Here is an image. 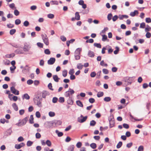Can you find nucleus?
I'll return each mask as SVG.
<instances>
[{
	"instance_id": "f257e3e1",
	"label": "nucleus",
	"mask_w": 151,
	"mask_h": 151,
	"mask_svg": "<svg viewBox=\"0 0 151 151\" xmlns=\"http://www.w3.org/2000/svg\"><path fill=\"white\" fill-rule=\"evenodd\" d=\"M31 48V46L27 42L24 43V46L23 48L24 52H29Z\"/></svg>"
},
{
	"instance_id": "f03ea898",
	"label": "nucleus",
	"mask_w": 151,
	"mask_h": 151,
	"mask_svg": "<svg viewBox=\"0 0 151 151\" xmlns=\"http://www.w3.org/2000/svg\"><path fill=\"white\" fill-rule=\"evenodd\" d=\"M10 90L11 92L15 95H19V91L16 89L14 86L11 87L10 88Z\"/></svg>"
},
{
	"instance_id": "7ed1b4c3",
	"label": "nucleus",
	"mask_w": 151,
	"mask_h": 151,
	"mask_svg": "<svg viewBox=\"0 0 151 151\" xmlns=\"http://www.w3.org/2000/svg\"><path fill=\"white\" fill-rule=\"evenodd\" d=\"M35 104H41L42 99H40L39 96H36L33 99Z\"/></svg>"
},
{
	"instance_id": "20e7f679",
	"label": "nucleus",
	"mask_w": 151,
	"mask_h": 151,
	"mask_svg": "<svg viewBox=\"0 0 151 151\" xmlns=\"http://www.w3.org/2000/svg\"><path fill=\"white\" fill-rule=\"evenodd\" d=\"M55 61V59L54 58H51L47 61V63L48 65H53Z\"/></svg>"
},
{
	"instance_id": "39448f33",
	"label": "nucleus",
	"mask_w": 151,
	"mask_h": 151,
	"mask_svg": "<svg viewBox=\"0 0 151 151\" xmlns=\"http://www.w3.org/2000/svg\"><path fill=\"white\" fill-rule=\"evenodd\" d=\"M81 117L82 118V119H81L78 118V122L80 123H83L85 122L87 118V116L83 117V116L82 115H81Z\"/></svg>"
},
{
	"instance_id": "423d86ee",
	"label": "nucleus",
	"mask_w": 151,
	"mask_h": 151,
	"mask_svg": "<svg viewBox=\"0 0 151 151\" xmlns=\"http://www.w3.org/2000/svg\"><path fill=\"white\" fill-rule=\"evenodd\" d=\"M25 145V144L23 142H22L19 144H16L15 145V148L17 149H19L22 147H24Z\"/></svg>"
},
{
	"instance_id": "0eeeda50",
	"label": "nucleus",
	"mask_w": 151,
	"mask_h": 151,
	"mask_svg": "<svg viewBox=\"0 0 151 151\" xmlns=\"http://www.w3.org/2000/svg\"><path fill=\"white\" fill-rule=\"evenodd\" d=\"M82 51V48H77L74 52V55H80L81 52Z\"/></svg>"
},
{
	"instance_id": "6e6552de",
	"label": "nucleus",
	"mask_w": 151,
	"mask_h": 151,
	"mask_svg": "<svg viewBox=\"0 0 151 151\" xmlns=\"http://www.w3.org/2000/svg\"><path fill=\"white\" fill-rule=\"evenodd\" d=\"M49 93L48 92L46 91H43L42 93V96L44 98H45L47 95H48Z\"/></svg>"
},
{
	"instance_id": "1a4fd4ad",
	"label": "nucleus",
	"mask_w": 151,
	"mask_h": 151,
	"mask_svg": "<svg viewBox=\"0 0 151 151\" xmlns=\"http://www.w3.org/2000/svg\"><path fill=\"white\" fill-rule=\"evenodd\" d=\"M133 77H129L128 76L126 77L123 78V81L125 82H127L128 81H132L133 80L132 79Z\"/></svg>"
},
{
	"instance_id": "9d476101",
	"label": "nucleus",
	"mask_w": 151,
	"mask_h": 151,
	"mask_svg": "<svg viewBox=\"0 0 151 151\" xmlns=\"http://www.w3.org/2000/svg\"><path fill=\"white\" fill-rule=\"evenodd\" d=\"M28 117H27L23 119L21 122L22 125H25L28 121Z\"/></svg>"
},
{
	"instance_id": "9b49d317",
	"label": "nucleus",
	"mask_w": 151,
	"mask_h": 151,
	"mask_svg": "<svg viewBox=\"0 0 151 151\" xmlns=\"http://www.w3.org/2000/svg\"><path fill=\"white\" fill-rule=\"evenodd\" d=\"M129 16L127 15H119V18L120 20H122L124 18L127 19Z\"/></svg>"
},
{
	"instance_id": "f8f14e48",
	"label": "nucleus",
	"mask_w": 151,
	"mask_h": 151,
	"mask_svg": "<svg viewBox=\"0 0 151 151\" xmlns=\"http://www.w3.org/2000/svg\"><path fill=\"white\" fill-rule=\"evenodd\" d=\"M88 55L90 57L93 58L95 54L93 52L91 51V50H89Z\"/></svg>"
},
{
	"instance_id": "ddd939ff",
	"label": "nucleus",
	"mask_w": 151,
	"mask_h": 151,
	"mask_svg": "<svg viewBox=\"0 0 151 151\" xmlns=\"http://www.w3.org/2000/svg\"><path fill=\"white\" fill-rule=\"evenodd\" d=\"M52 77L53 79L56 82H58L60 79V78L58 77V76L57 75H54Z\"/></svg>"
},
{
	"instance_id": "4468645a",
	"label": "nucleus",
	"mask_w": 151,
	"mask_h": 151,
	"mask_svg": "<svg viewBox=\"0 0 151 151\" xmlns=\"http://www.w3.org/2000/svg\"><path fill=\"white\" fill-rule=\"evenodd\" d=\"M138 11L137 10H135L133 12H130V15L132 17H134L135 16L136 14H138Z\"/></svg>"
},
{
	"instance_id": "2eb2a0df",
	"label": "nucleus",
	"mask_w": 151,
	"mask_h": 151,
	"mask_svg": "<svg viewBox=\"0 0 151 151\" xmlns=\"http://www.w3.org/2000/svg\"><path fill=\"white\" fill-rule=\"evenodd\" d=\"M75 18L77 20H79L80 19V16L78 12H76L75 13Z\"/></svg>"
},
{
	"instance_id": "dca6fc26",
	"label": "nucleus",
	"mask_w": 151,
	"mask_h": 151,
	"mask_svg": "<svg viewBox=\"0 0 151 151\" xmlns=\"http://www.w3.org/2000/svg\"><path fill=\"white\" fill-rule=\"evenodd\" d=\"M15 55L14 53H12L9 54H6L5 55V57L7 58H11L14 57Z\"/></svg>"
},
{
	"instance_id": "f3484780",
	"label": "nucleus",
	"mask_w": 151,
	"mask_h": 151,
	"mask_svg": "<svg viewBox=\"0 0 151 151\" xmlns=\"http://www.w3.org/2000/svg\"><path fill=\"white\" fill-rule=\"evenodd\" d=\"M67 104H73V101L72 97L69 96L67 101Z\"/></svg>"
},
{
	"instance_id": "a211bd4d",
	"label": "nucleus",
	"mask_w": 151,
	"mask_h": 151,
	"mask_svg": "<svg viewBox=\"0 0 151 151\" xmlns=\"http://www.w3.org/2000/svg\"><path fill=\"white\" fill-rule=\"evenodd\" d=\"M23 99H26L28 100L30 99V96L27 93H25L22 96Z\"/></svg>"
},
{
	"instance_id": "6ab92c4d",
	"label": "nucleus",
	"mask_w": 151,
	"mask_h": 151,
	"mask_svg": "<svg viewBox=\"0 0 151 151\" xmlns=\"http://www.w3.org/2000/svg\"><path fill=\"white\" fill-rule=\"evenodd\" d=\"M115 122L114 121V119H112V120H109V124L110 125V128H111L113 127L114 124Z\"/></svg>"
},
{
	"instance_id": "aec40b11",
	"label": "nucleus",
	"mask_w": 151,
	"mask_h": 151,
	"mask_svg": "<svg viewBox=\"0 0 151 151\" xmlns=\"http://www.w3.org/2000/svg\"><path fill=\"white\" fill-rule=\"evenodd\" d=\"M74 148V146L73 145H70L68 148V151H73Z\"/></svg>"
},
{
	"instance_id": "412c9836",
	"label": "nucleus",
	"mask_w": 151,
	"mask_h": 151,
	"mask_svg": "<svg viewBox=\"0 0 151 151\" xmlns=\"http://www.w3.org/2000/svg\"><path fill=\"white\" fill-rule=\"evenodd\" d=\"M30 118V119H29V123L31 124H33L34 123L33 115H31Z\"/></svg>"
},
{
	"instance_id": "4be33fe9",
	"label": "nucleus",
	"mask_w": 151,
	"mask_h": 151,
	"mask_svg": "<svg viewBox=\"0 0 151 151\" xmlns=\"http://www.w3.org/2000/svg\"><path fill=\"white\" fill-rule=\"evenodd\" d=\"M115 48L116 49L114 51V54L116 55L118 54L119 51V48L118 47L116 46L115 47Z\"/></svg>"
},
{
	"instance_id": "5701e85b",
	"label": "nucleus",
	"mask_w": 151,
	"mask_h": 151,
	"mask_svg": "<svg viewBox=\"0 0 151 151\" xmlns=\"http://www.w3.org/2000/svg\"><path fill=\"white\" fill-rule=\"evenodd\" d=\"M104 100L105 101L108 102L111 101V98L110 97H106L104 98Z\"/></svg>"
},
{
	"instance_id": "b1692460",
	"label": "nucleus",
	"mask_w": 151,
	"mask_h": 151,
	"mask_svg": "<svg viewBox=\"0 0 151 151\" xmlns=\"http://www.w3.org/2000/svg\"><path fill=\"white\" fill-rule=\"evenodd\" d=\"M104 93L103 92H99L98 93L97 96L98 97L100 98L103 96Z\"/></svg>"
},
{
	"instance_id": "393cba45",
	"label": "nucleus",
	"mask_w": 151,
	"mask_h": 151,
	"mask_svg": "<svg viewBox=\"0 0 151 151\" xmlns=\"http://www.w3.org/2000/svg\"><path fill=\"white\" fill-rule=\"evenodd\" d=\"M147 27L145 28V32H149L151 30V27L148 25H147Z\"/></svg>"
},
{
	"instance_id": "a878e982",
	"label": "nucleus",
	"mask_w": 151,
	"mask_h": 151,
	"mask_svg": "<svg viewBox=\"0 0 151 151\" xmlns=\"http://www.w3.org/2000/svg\"><path fill=\"white\" fill-rule=\"evenodd\" d=\"M94 46L97 48H101V45L100 43H95L93 44Z\"/></svg>"
},
{
	"instance_id": "bb28decb",
	"label": "nucleus",
	"mask_w": 151,
	"mask_h": 151,
	"mask_svg": "<svg viewBox=\"0 0 151 151\" xmlns=\"http://www.w3.org/2000/svg\"><path fill=\"white\" fill-rule=\"evenodd\" d=\"M100 65L103 66H105L106 67L108 66V65L106 63H104V60L101 61L100 63Z\"/></svg>"
},
{
	"instance_id": "cd10ccee",
	"label": "nucleus",
	"mask_w": 151,
	"mask_h": 151,
	"mask_svg": "<svg viewBox=\"0 0 151 151\" xmlns=\"http://www.w3.org/2000/svg\"><path fill=\"white\" fill-rule=\"evenodd\" d=\"M65 101L64 98L63 97H60L59 98L58 101L60 103H62L64 102Z\"/></svg>"
},
{
	"instance_id": "c85d7f7f",
	"label": "nucleus",
	"mask_w": 151,
	"mask_h": 151,
	"mask_svg": "<svg viewBox=\"0 0 151 151\" xmlns=\"http://www.w3.org/2000/svg\"><path fill=\"white\" fill-rule=\"evenodd\" d=\"M44 43L46 45H49V42L48 41V38H45V39L43 40Z\"/></svg>"
},
{
	"instance_id": "c756f323",
	"label": "nucleus",
	"mask_w": 151,
	"mask_h": 151,
	"mask_svg": "<svg viewBox=\"0 0 151 151\" xmlns=\"http://www.w3.org/2000/svg\"><path fill=\"white\" fill-rule=\"evenodd\" d=\"M21 23V21L20 19H16L15 21V24L16 25H18L20 24Z\"/></svg>"
},
{
	"instance_id": "7c9ffc66",
	"label": "nucleus",
	"mask_w": 151,
	"mask_h": 151,
	"mask_svg": "<svg viewBox=\"0 0 151 151\" xmlns=\"http://www.w3.org/2000/svg\"><path fill=\"white\" fill-rule=\"evenodd\" d=\"M67 71L66 70H64L63 71L62 75L64 77H65L67 76Z\"/></svg>"
},
{
	"instance_id": "2f4dec72",
	"label": "nucleus",
	"mask_w": 151,
	"mask_h": 151,
	"mask_svg": "<svg viewBox=\"0 0 151 151\" xmlns=\"http://www.w3.org/2000/svg\"><path fill=\"white\" fill-rule=\"evenodd\" d=\"M55 132L57 134L58 136L59 137H61L63 135V132H59L58 131V130H56L55 131Z\"/></svg>"
},
{
	"instance_id": "473e14b6",
	"label": "nucleus",
	"mask_w": 151,
	"mask_h": 151,
	"mask_svg": "<svg viewBox=\"0 0 151 151\" xmlns=\"http://www.w3.org/2000/svg\"><path fill=\"white\" fill-rule=\"evenodd\" d=\"M16 32V29H12L10 31V34L11 35H12L14 34Z\"/></svg>"
},
{
	"instance_id": "72a5a7b5",
	"label": "nucleus",
	"mask_w": 151,
	"mask_h": 151,
	"mask_svg": "<svg viewBox=\"0 0 151 151\" xmlns=\"http://www.w3.org/2000/svg\"><path fill=\"white\" fill-rule=\"evenodd\" d=\"M102 71H103V73L104 74H107L109 73V70L108 69H105V68L103 69L102 70Z\"/></svg>"
},
{
	"instance_id": "f704fd0d",
	"label": "nucleus",
	"mask_w": 151,
	"mask_h": 151,
	"mask_svg": "<svg viewBox=\"0 0 151 151\" xmlns=\"http://www.w3.org/2000/svg\"><path fill=\"white\" fill-rule=\"evenodd\" d=\"M29 71V69L26 67L23 68L22 70V72L24 74L26 73Z\"/></svg>"
},
{
	"instance_id": "c9c22d12",
	"label": "nucleus",
	"mask_w": 151,
	"mask_h": 151,
	"mask_svg": "<svg viewBox=\"0 0 151 151\" xmlns=\"http://www.w3.org/2000/svg\"><path fill=\"white\" fill-rule=\"evenodd\" d=\"M102 40L103 41H105L107 39V36L105 35H102Z\"/></svg>"
},
{
	"instance_id": "e433bc0d",
	"label": "nucleus",
	"mask_w": 151,
	"mask_h": 151,
	"mask_svg": "<svg viewBox=\"0 0 151 151\" xmlns=\"http://www.w3.org/2000/svg\"><path fill=\"white\" fill-rule=\"evenodd\" d=\"M47 17L50 19H52L54 18V15L52 14H47Z\"/></svg>"
},
{
	"instance_id": "4c0bfd02",
	"label": "nucleus",
	"mask_w": 151,
	"mask_h": 151,
	"mask_svg": "<svg viewBox=\"0 0 151 151\" xmlns=\"http://www.w3.org/2000/svg\"><path fill=\"white\" fill-rule=\"evenodd\" d=\"M83 65L81 63H78L77 65V68L79 70L82 69Z\"/></svg>"
},
{
	"instance_id": "58836bf2",
	"label": "nucleus",
	"mask_w": 151,
	"mask_h": 151,
	"mask_svg": "<svg viewBox=\"0 0 151 151\" xmlns=\"http://www.w3.org/2000/svg\"><path fill=\"white\" fill-rule=\"evenodd\" d=\"M44 52L46 55H50L51 52L49 49H47L45 50Z\"/></svg>"
},
{
	"instance_id": "ea45409f",
	"label": "nucleus",
	"mask_w": 151,
	"mask_h": 151,
	"mask_svg": "<svg viewBox=\"0 0 151 151\" xmlns=\"http://www.w3.org/2000/svg\"><path fill=\"white\" fill-rule=\"evenodd\" d=\"M6 61L4 60L3 62L4 63V64L5 65H9L10 63V61L8 60H6Z\"/></svg>"
},
{
	"instance_id": "a19ab883",
	"label": "nucleus",
	"mask_w": 151,
	"mask_h": 151,
	"mask_svg": "<svg viewBox=\"0 0 151 151\" xmlns=\"http://www.w3.org/2000/svg\"><path fill=\"white\" fill-rule=\"evenodd\" d=\"M29 24V22L27 20L25 21L23 23L24 25L26 27L28 26Z\"/></svg>"
},
{
	"instance_id": "79ce46f5",
	"label": "nucleus",
	"mask_w": 151,
	"mask_h": 151,
	"mask_svg": "<svg viewBox=\"0 0 151 151\" xmlns=\"http://www.w3.org/2000/svg\"><path fill=\"white\" fill-rule=\"evenodd\" d=\"M47 87L49 89L52 91H53L54 90L52 88V84L51 83H50L48 84Z\"/></svg>"
},
{
	"instance_id": "37998d69",
	"label": "nucleus",
	"mask_w": 151,
	"mask_h": 151,
	"mask_svg": "<svg viewBox=\"0 0 151 151\" xmlns=\"http://www.w3.org/2000/svg\"><path fill=\"white\" fill-rule=\"evenodd\" d=\"M122 145V142L120 141L116 145V148H119L121 147Z\"/></svg>"
},
{
	"instance_id": "c03bdc74",
	"label": "nucleus",
	"mask_w": 151,
	"mask_h": 151,
	"mask_svg": "<svg viewBox=\"0 0 151 151\" xmlns=\"http://www.w3.org/2000/svg\"><path fill=\"white\" fill-rule=\"evenodd\" d=\"M90 146L92 148L94 149L96 148V143H93L91 144Z\"/></svg>"
},
{
	"instance_id": "a18cd8bd",
	"label": "nucleus",
	"mask_w": 151,
	"mask_h": 151,
	"mask_svg": "<svg viewBox=\"0 0 151 151\" xmlns=\"http://www.w3.org/2000/svg\"><path fill=\"white\" fill-rule=\"evenodd\" d=\"M37 45L40 48H42L43 47V44L42 43L38 42L37 43Z\"/></svg>"
},
{
	"instance_id": "49530a36",
	"label": "nucleus",
	"mask_w": 151,
	"mask_h": 151,
	"mask_svg": "<svg viewBox=\"0 0 151 151\" xmlns=\"http://www.w3.org/2000/svg\"><path fill=\"white\" fill-rule=\"evenodd\" d=\"M112 17V14L111 13L109 14L107 16V19L109 21L111 19Z\"/></svg>"
},
{
	"instance_id": "de8ad7c7",
	"label": "nucleus",
	"mask_w": 151,
	"mask_h": 151,
	"mask_svg": "<svg viewBox=\"0 0 151 151\" xmlns=\"http://www.w3.org/2000/svg\"><path fill=\"white\" fill-rule=\"evenodd\" d=\"M126 106L125 104H122V105H118V109H122Z\"/></svg>"
},
{
	"instance_id": "09e8293b",
	"label": "nucleus",
	"mask_w": 151,
	"mask_h": 151,
	"mask_svg": "<svg viewBox=\"0 0 151 151\" xmlns=\"http://www.w3.org/2000/svg\"><path fill=\"white\" fill-rule=\"evenodd\" d=\"M14 13L15 16H17L19 15V12L18 10L15 9L14 11Z\"/></svg>"
},
{
	"instance_id": "8fccbe9b",
	"label": "nucleus",
	"mask_w": 151,
	"mask_h": 151,
	"mask_svg": "<svg viewBox=\"0 0 151 151\" xmlns=\"http://www.w3.org/2000/svg\"><path fill=\"white\" fill-rule=\"evenodd\" d=\"M58 101V98H57L55 97H53L52 100V102L53 103H57Z\"/></svg>"
},
{
	"instance_id": "3c124183",
	"label": "nucleus",
	"mask_w": 151,
	"mask_h": 151,
	"mask_svg": "<svg viewBox=\"0 0 151 151\" xmlns=\"http://www.w3.org/2000/svg\"><path fill=\"white\" fill-rule=\"evenodd\" d=\"M7 27L8 28L11 29L14 27V25L9 23V24H7Z\"/></svg>"
},
{
	"instance_id": "603ef678",
	"label": "nucleus",
	"mask_w": 151,
	"mask_h": 151,
	"mask_svg": "<svg viewBox=\"0 0 151 151\" xmlns=\"http://www.w3.org/2000/svg\"><path fill=\"white\" fill-rule=\"evenodd\" d=\"M96 124V122L94 120H92L90 122V125L92 126H93L95 125Z\"/></svg>"
},
{
	"instance_id": "864d4df0",
	"label": "nucleus",
	"mask_w": 151,
	"mask_h": 151,
	"mask_svg": "<svg viewBox=\"0 0 151 151\" xmlns=\"http://www.w3.org/2000/svg\"><path fill=\"white\" fill-rule=\"evenodd\" d=\"M101 71L100 70L99 72H98L96 74V78H97L99 79L100 78V76L101 75Z\"/></svg>"
},
{
	"instance_id": "5fc2aeb1",
	"label": "nucleus",
	"mask_w": 151,
	"mask_h": 151,
	"mask_svg": "<svg viewBox=\"0 0 151 151\" xmlns=\"http://www.w3.org/2000/svg\"><path fill=\"white\" fill-rule=\"evenodd\" d=\"M96 75V73L95 71L92 72L90 74V76L92 78L94 77Z\"/></svg>"
},
{
	"instance_id": "6e6d98bb",
	"label": "nucleus",
	"mask_w": 151,
	"mask_h": 151,
	"mask_svg": "<svg viewBox=\"0 0 151 151\" xmlns=\"http://www.w3.org/2000/svg\"><path fill=\"white\" fill-rule=\"evenodd\" d=\"M119 17L117 15H115L112 18V20L113 22L116 21Z\"/></svg>"
},
{
	"instance_id": "4d7b16f0",
	"label": "nucleus",
	"mask_w": 151,
	"mask_h": 151,
	"mask_svg": "<svg viewBox=\"0 0 151 151\" xmlns=\"http://www.w3.org/2000/svg\"><path fill=\"white\" fill-rule=\"evenodd\" d=\"M147 33L146 34L145 36L147 38H149L151 36V34L150 32H146Z\"/></svg>"
},
{
	"instance_id": "13d9d810",
	"label": "nucleus",
	"mask_w": 151,
	"mask_h": 151,
	"mask_svg": "<svg viewBox=\"0 0 151 151\" xmlns=\"http://www.w3.org/2000/svg\"><path fill=\"white\" fill-rule=\"evenodd\" d=\"M46 144L48 146L50 147L51 145V143L50 141L49 140H47L46 142Z\"/></svg>"
},
{
	"instance_id": "bf43d9fd",
	"label": "nucleus",
	"mask_w": 151,
	"mask_h": 151,
	"mask_svg": "<svg viewBox=\"0 0 151 151\" xmlns=\"http://www.w3.org/2000/svg\"><path fill=\"white\" fill-rule=\"evenodd\" d=\"M49 115L50 117H53L55 115V113L52 111H50L49 113Z\"/></svg>"
},
{
	"instance_id": "052dcab7",
	"label": "nucleus",
	"mask_w": 151,
	"mask_h": 151,
	"mask_svg": "<svg viewBox=\"0 0 151 151\" xmlns=\"http://www.w3.org/2000/svg\"><path fill=\"white\" fill-rule=\"evenodd\" d=\"M145 26V22L142 23L140 25V28H144Z\"/></svg>"
},
{
	"instance_id": "680f3d73",
	"label": "nucleus",
	"mask_w": 151,
	"mask_h": 151,
	"mask_svg": "<svg viewBox=\"0 0 151 151\" xmlns=\"http://www.w3.org/2000/svg\"><path fill=\"white\" fill-rule=\"evenodd\" d=\"M33 83V81L31 79H29L27 81V83L29 85H31Z\"/></svg>"
},
{
	"instance_id": "e2e57ef3",
	"label": "nucleus",
	"mask_w": 151,
	"mask_h": 151,
	"mask_svg": "<svg viewBox=\"0 0 151 151\" xmlns=\"http://www.w3.org/2000/svg\"><path fill=\"white\" fill-rule=\"evenodd\" d=\"M68 91H69V92L70 93V94L71 95H73L75 93L73 89H71L70 88H69Z\"/></svg>"
},
{
	"instance_id": "0e129e2a",
	"label": "nucleus",
	"mask_w": 151,
	"mask_h": 151,
	"mask_svg": "<svg viewBox=\"0 0 151 151\" xmlns=\"http://www.w3.org/2000/svg\"><path fill=\"white\" fill-rule=\"evenodd\" d=\"M95 100L93 98H90L89 99V101L90 103L93 104L95 102Z\"/></svg>"
},
{
	"instance_id": "69168bd1",
	"label": "nucleus",
	"mask_w": 151,
	"mask_h": 151,
	"mask_svg": "<svg viewBox=\"0 0 151 151\" xmlns=\"http://www.w3.org/2000/svg\"><path fill=\"white\" fill-rule=\"evenodd\" d=\"M75 72L74 69H70L69 72V73L70 75H72Z\"/></svg>"
},
{
	"instance_id": "338daca9",
	"label": "nucleus",
	"mask_w": 151,
	"mask_h": 151,
	"mask_svg": "<svg viewBox=\"0 0 151 151\" xmlns=\"http://www.w3.org/2000/svg\"><path fill=\"white\" fill-rule=\"evenodd\" d=\"M146 22L147 23H150L151 22V19L150 17L146 18L145 19Z\"/></svg>"
},
{
	"instance_id": "774afa93",
	"label": "nucleus",
	"mask_w": 151,
	"mask_h": 151,
	"mask_svg": "<svg viewBox=\"0 0 151 151\" xmlns=\"http://www.w3.org/2000/svg\"><path fill=\"white\" fill-rule=\"evenodd\" d=\"M144 150V147L143 146H139L138 149L137 151H143Z\"/></svg>"
}]
</instances>
